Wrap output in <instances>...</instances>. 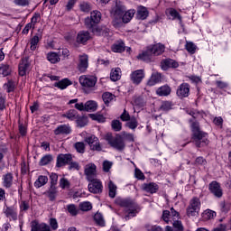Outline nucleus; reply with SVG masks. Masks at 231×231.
<instances>
[{"label":"nucleus","instance_id":"nucleus-56","mask_svg":"<svg viewBox=\"0 0 231 231\" xmlns=\"http://www.w3.org/2000/svg\"><path fill=\"white\" fill-rule=\"evenodd\" d=\"M79 8H80L81 12H85V13L91 12V4H89L88 2H82L79 5Z\"/></svg>","mask_w":231,"mask_h":231},{"label":"nucleus","instance_id":"nucleus-36","mask_svg":"<svg viewBox=\"0 0 231 231\" xmlns=\"http://www.w3.org/2000/svg\"><path fill=\"white\" fill-rule=\"evenodd\" d=\"M90 18L96 24H98V23L102 21V13H100V11L94 10L90 13Z\"/></svg>","mask_w":231,"mask_h":231},{"label":"nucleus","instance_id":"nucleus-34","mask_svg":"<svg viewBox=\"0 0 231 231\" xmlns=\"http://www.w3.org/2000/svg\"><path fill=\"white\" fill-rule=\"evenodd\" d=\"M216 216H217L216 211H214L212 209H206L202 213V219H204V221H208L210 219H214V217H216Z\"/></svg>","mask_w":231,"mask_h":231},{"label":"nucleus","instance_id":"nucleus-40","mask_svg":"<svg viewBox=\"0 0 231 231\" xmlns=\"http://www.w3.org/2000/svg\"><path fill=\"white\" fill-rule=\"evenodd\" d=\"M116 186L115 184V182H113V180H110L108 182V196L109 198H116Z\"/></svg>","mask_w":231,"mask_h":231},{"label":"nucleus","instance_id":"nucleus-59","mask_svg":"<svg viewBox=\"0 0 231 231\" xmlns=\"http://www.w3.org/2000/svg\"><path fill=\"white\" fill-rule=\"evenodd\" d=\"M51 180V187H56L57 181H59V175L57 173H51L50 175Z\"/></svg>","mask_w":231,"mask_h":231},{"label":"nucleus","instance_id":"nucleus-28","mask_svg":"<svg viewBox=\"0 0 231 231\" xmlns=\"http://www.w3.org/2000/svg\"><path fill=\"white\" fill-rule=\"evenodd\" d=\"M159 82H162V74L158 72H153L150 78V79L147 82L148 86H156V84H159Z\"/></svg>","mask_w":231,"mask_h":231},{"label":"nucleus","instance_id":"nucleus-17","mask_svg":"<svg viewBox=\"0 0 231 231\" xmlns=\"http://www.w3.org/2000/svg\"><path fill=\"white\" fill-rule=\"evenodd\" d=\"M28 69H30V60H28V58H23L18 67L19 75L21 77H24Z\"/></svg>","mask_w":231,"mask_h":231},{"label":"nucleus","instance_id":"nucleus-29","mask_svg":"<svg viewBox=\"0 0 231 231\" xmlns=\"http://www.w3.org/2000/svg\"><path fill=\"white\" fill-rule=\"evenodd\" d=\"M44 194L50 199V201H55L57 194H59V190H57V187L51 186Z\"/></svg>","mask_w":231,"mask_h":231},{"label":"nucleus","instance_id":"nucleus-62","mask_svg":"<svg viewBox=\"0 0 231 231\" xmlns=\"http://www.w3.org/2000/svg\"><path fill=\"white\" fill-rule=\"evenodd\" d=\"M69 180H68V179L66 178H61L60 180V187L61 189H69Z\"/></svg>","mask_w":231,"mask_h":231},{"label":"nucleus","instance_id":"nucleus-50","mask_svg":"<svg viewBox=\"0 0 231 231\" xmlns=\"http://www.w3.org/2000/svg\"><path fill=\"white\" fill-rule=\"evenodd\" d=\"M74 147L77 151V152H79L80 154H84L86 152V144H84L83 142H78L74 144Z\"/></svg>","mask_w":231,"mask_h":231},{"label":"nucleus","instance_id":"nucleus-51","mask_svg":"<svg viewBox=\"0 0 231 231\" xmlns=\"http://www.w3.org/2000/svg\"><path fill=\"white\" fill-rule=\"evenodd\" d=\"M174 106V104H172V101H163L162 103V106L160 107V109L162 111H171V109H172V106Z\"/></svg>","mask_w":231,"mask_h":231},{"label":"nucleus","instance_id":"nucleus-15","mask_svg":"<svg viewBox=\"0 0 231 231\" xmlns=\"http://www.w3.org/2000/svg\"><path fill=\"white\" fill-rule=\"evenodd\" d=\"M130 79L133 82V84H140L143 79H145V72H143V69H137L132 72Z\"/></svg>","mask_w":231,"mask_h":231},{"label":"nucleus","instance_id":"nucleus-6","mask_svg":"<svg viewBox=\"0 0 231 231\" xmlns=\"http://www.w3.org/2000/svg\"><path fill=\"white\" fill-rule=\"evenodd\" d=\"M88 190L92 194H102V190H104V186L102 185V181L98 179H92L88 180Z\"/></svg>","mask_w":231,"mask_h":231},{"label":"nucleus","instance_id":"nucleus-24","mask_svg":"<svg viewBox=\"0 0 231 231\" xmlns=\"http://www.w3.org/2000/svg\"><path fill=\"white\" fill-rule=\"evenodd\" d=\"M112 51L115 53H123V51H125V43L124 41L119 40L116 43L112 45Z\"/></svg>","mask_w":231,"mask_h":231},{"label":"nucleus","instance_id":"nucleus-47","mask_svg":"<svg viewBox=\"0 0 231 231\" xmlns=\"http://www.w3.org/2000/svg\"><path fill=\"white\" fill-rule=\"evenodd\" d=\"M67 210L72 217H75L79 214V208H77L75 204L67 205Z\"/></svg>","mask_w":231,"mask_h":231},{"label":"nucleus","instance_id":"nucleus-10","mask_svg":"<svg viewBox=\"0 0 231 231\" xmlns=\"http://www.w3.org/2000/svg\"><path fill=\"white\" fill-rule=\"evenodd\" d=\"M89 67V58L87 54L79 55L78 69L80 73H86L88 68Z\"/></svg>","mask_w":231,"mask_h":231},{"label":"nucleus","instance_id":"nucleus-11","mask_svg":"<svg viewBox=\"0 0 231 231\" xmlns=\"http://www.w3.org/2000/svg\"><path fill=\"white\" fill-rule=\"evenodd\" d=\"M176 93L179 98H187V97L190 95V85H189V83L180 84Z\"/></svg>","mask_w":231,"mask_h":231},{"label":"nucleus","instance_id":"nucleus-20","mask_svg":"<svg viewBox=\"0 0 231 231\" xmlns=\"http://www.w3.org/2000/svg\"><path fill=\"white\" fill-rule=\"evenodd\" d=\"M142 189L144 190V192H148L149 194H156L160 189V186L154 182H150L143 184Z\"/></svg>","mask_w":231,"mask_h":231},{"label":"nucleus","instance_id":"nucleus-9","mask_svg":"<svg viewBox=\"0 0 231 231\" xmlns=\"http://www.w3.org/2000/svg\"><path fill=\"white\" fill-rule=\"evenodd\" d=\"M73 162V155L71 153H61L57 157L56 167H63V165H69Z\"/></svg>","mask_w":231,"mask_h":231},{"label":"nucleus","instance_id":"nucleus-2","mask_svg":"<svg viewBox=\"0 0 231 231\" xmlns=\"http://www.w3.org/2000/svg\"><path fill=\"white\" fill-rule=\"evenodd\" d=\"M116 203L117 205H119V207H123L124 208H125V221H128V219H131V217H134L136 214H138V204H136L134 200L131 199H118L116 200Z\"/></svg>","mask_w":231,"mask_h":231},{"label":"nucleus","instance_id":"nucleus-61","mask_svg":"<svg viewBox=\"0 0 231 231\" xmlns=\"http://www.w3.org/2000/svg\"><path fill=\"white\" fill-rule=\"evenodd\" d=\"M173 228L175 231H183V224H181V221L180 220H174L173 221Z\"/></svg>","mask_w":231,"mask_h":231},{"label":"nucleus","instance_id":"nucleus-60","mask_svg":"<svg viewBox=\"0 0 231 231\" xmlns=\"http://www.w3.org/2000/svg\"><path fill=\"white\" fill-rule=\"evenodd\" d=\"M69 171H80V165L77 162L70 161L69 163Z\"/></svg>","mask_w":231,"mask_h":231},{"label":"nucleus","instance_id":"nucleus-12","mask_svg":"<svg viewBox=\"0 0 231 231\" xmlns=\"http://www.w3.org/2000/svg\"><path fill=\"white\" fill-rule=\"evenodd\" d=\"M137 59L140 60H143L144 62H152L154 61V54L151 47H147V49L143 51V53L137 56Z\"/></svg>","mask_w":231,"mask_h":231},{"label":"nucleus","instance_id":"nucleus-31","mask_svg":"<svg viewBox=\"0 0 231 231\" xmlns=\"http://www.w3.org/2000/svg\"><path fill=\"white\" fill-rule=\"evenodd\" d=\"M62 118H68V120L74 121L79 118V112L75 109H70L62 115Z\"/></svg>","mask_w":231,"mask_h":231},{"label":"nucleus","instance_id":"nucleus-19","mask_svg":"<svg viewBox=\"0 0 231 231\" xmlns=\"http://www.w3.org/2000/svg\"><path fill=\"white\" fill-rule=\"evenodd\" d=\"M179 66L180 64L172 59H166L161 62L162 69H163L164 71H167V69H169L170 68H179Z\"/></svg>","mask_w":231,"mask_h":231},{"label":"nucleus","instance_id":"nucleus-4","mask_svg":"<svg viewBox=\"0 0 231 231\" xmlns=\"http://www.w3.org/2000/svg\"><path fill=\"white\" fill-rule=\"evenodd\" d=\"M201 210V200L198 197H194L189 200V204L186 209L188 217H196L199 216Z\"/></svg>","mask_w":231,"mask_h":231},{"label":"nucleus","instance_id":"nucleus-13","mask_svg":"<svg viewBox=\"0 0 231 231\" xmlns=\"http://www.w3.org/2000/svg\"><path fill=\"white\" fill-rule=\"evenodd\" d=\"M87 143H88L92 151H102V146L100 145V141L95 135H91L85 139Z\"/></svg>","mask_w":231,"mask_h":231},{"label":"nucleus","instance_id":"nucleus-5","mask_svg":"<svg viewBox=\"0 0 231 231\" xmlns=\"http://www.w3.org/2000/svg\"><path fill=\"white\" fill-rule=\"evenodd\" d=\"M85 26L88 30H92L93 33H95L96 35H106V36L109 34V29L97 27V23L92 20L91 17L85 18Z\"/></svg>","mask_w":231,"mask_h":231},{"label":"nucleus","instance_id":"nucleus-1","mask_svg":"<svg viewBox=\"0 0 231 231\" xmlns=\"http://www.w3.org/2000/svg\"><path fill=\"white\" fill-rule=\"evenodd\" d=\"M189 123L191 124V140L192 143H195L196 147H207L210 141H208V134L201 131L199 128V123L198 121H193L189 119Z\"/></svg>","mask_w":231,"mask_h":231},{"label":"nucleus","instance_id":"nucleus-43","mask_svg":"<svg viewBox=\"0 0 231 231\" xmlns=\"http://www.w3.org/2000/svg\"><path fill=\"white\" fill-rule=\"evenodd\" d=\"M7 93H14L15 91V82L12 79H8L7 83L4 84Z\"/></svg>","mask_w":231,"mask_h":231},{"label":"nucleus","instance_id":"nucleus-42","mask_svg":"<svg viewBox=\"0 0 231 231\" xmlns=\"http://www.w3.org/2000/svg\"><path fill=\"white\" fill-rule=\"evenodd\" d=\"M51 162H53V156L51 154H47L40 160L39 165L44 167V165H50Z\"/></svg>","mask_w":231,"mask_h":231},{"label":"nucleus","instance_id":"nucleus-23","mask_svg":"<svg viewBox=\"0 0 231 231\" xmlns=\"http://www.w3.org/2000/svg\"><path fill=\"white\" fill-rule=\"evenodd\" d=\"M171 91L172 89L169 85H164L157 88L156 95H158V97H169Z\"/></svg>","mask_w":231,"mask_h":231},{"label":"nucleus","instance_id":"nucleus-30","mask_svg":"<svg viewBox=\"0 0 231 231\" xmlns=\"http://www.w3.org/2000/svg\"><path fill=\"white\" fill-rule=\"evenodd\" d=\"M3 186L5 189H10L14 185V175L12 173H6L3 178Z\"/></svg>","mask_w":231,"mask_h":231},{"label":"nucleus","instance_id":"nucleus-38","mask_svg":"<svg viewBox=\"0 0 231 231\" xmlns=\"http://www.w3.org/2000/svg\"><path fill=\"white\" fill-rule=\"evenodd\" d=\"M47 60L51 64H57V62H60V57L56 52H50L47 54Z\"/></svg>","mask_w":231,"mask_h":231},{"label":"nucleus","instance_id":"nucleus-44","mask_svg":"<svg viewBox=\"0 0 231 231\" xmlns=\"http://www.w3.org/2000/svg\"><path fill=\"white\" fill-rule=\"evenodd\" d=\"M94 221L99 226H106V221L104 220V217L100 213H96L94 215Z\"/></svg>","mask_w":231,"mask_h":231},{"label":"nucleus","instance_id":"nucleus-52","mask_svg":"<svg viewBox=\"0 0 231 231\" xmlns=\"http://www.w3.org/2000/svg\"><path fill=\"white\" fill-rule=\"evenodd\" d=\"M85 106H86V111L88 112H93L97 107V102L95 101H88L87 103H85Z\"/></svg>","mask_w":231,"mask_h":231},{"label":"nucleus","instance_id":"nucleus-21","mask_svg":"<svg viewBox=\"0 0 231 231\" xmlns=\"http://www.w3.org/2000/svg\"><path fill=\"white\" fill-rule=\"evenodd\" d=\"M71 126L69 125H60L54 130V134L59 136L60 134H70Z\"/></svg>","mask_w":231,"mask_h":231},{"label":"nucleus","instance_id":"nucleus-48","mask_svg":"<svg viewBox=\"0 0 231 231\" xmlns=\"http://www.w3.org/2000/svg\"><path fill=\"white\" fill-rule=\"evenodd\" d=\"M111 127L113 131L119 133V131L122 129V122H120L118 119H115L111 122Z\"/></svg>","mask_w":231,"mask_h":231},{"label":"nucleus","instance_id":"nucleus-33","mask_svg":"<svg viewBox=\"0 0 231 231\" xmlns=\"http://www.w3.org/2000/svg\"><path fill=\"white\" fill-rule=\"evenodd\" d=\"M48 183V177L44 175H40L37 180L34 182V187L36 189H41V187H44Z\"/></svg>","mask_w":231,"mask_h":231},{"label":"nucleus","instance_id":"nucleus-53","mask_svg":"<svg viewBox=\"0 0 231 231\" xmlns=\"http://www.w3.org/2000/svg\"><path fill=\"white\" fill-rule=\"evenodd\" d=\"M102 98L106 106H109V103L113 101L114 96L109 92H106L102 95Z\"/></svg>","mask_w":231,"mask_h":231},{"label":"nucleus","instance_id":"nucleus-55","mask_svg":"<svg viewBox=\"0 0 231 231\" xmlns=\"http://www.w3.org/2000/svg\"><path fill=\"white\" fill-rule=\"evenodd\" d=\"M76 122L79 127H85V125H88V118L84 116H78V118H76Z\"/></svg>","mask_w":231,"mask_h":231},{"label":"nucleus","instance_id":"nucleus-18","mask_svg":"<svg viewBox=\"0 0 231 231\" xmlns=\"http://www.w3.org/2000/svg\"><path fill=\"white\" fill-rule=\"evenodd\" d=\"M89 39H91L89 32L80 31L77 35L76 42H78V44H86Z\"/></svg>","mask_w":231,"mask_h":231},{"label":"nucleus","instance_id":"nucleus-64","mask_svg":"<svg viewBox=\"0 0 231 231\" xmlns=\"http://www.w3.org/2000/svg\"><path fill=\"white\" fill-rule=\"evenodd\" d=\"M162 219L163 221H165V223H169V221H171V211L169 210H164L162 212Z\"/></svg>","mask_w":231,"mask_h":231},{"label":"nucleus","instance_id":"nucleus-25","mask_svg":"<svg viewBox=\"0 0 231 231\" xmlns=\"http://www.w3.org/2000/svg\"><path fill=\"white\" fill-rule=\"evenodd\" d=\"M137 19H141L142 21L147 19L149 17V11L147 7L143 5H140L137 7Z\"/></svg>","mask_w":231,"mask_h":231},{"label":"nucleus","instance_id":"nucleus-27","mask_svg":"<svg viewBox=\"0 0 231 231\" xmlns=\"http://www.w3.org/2000/svg\"><path fill=\"white\" fill-rule=\"evenodd\" d=\"M166 15H168V17H171L172 21H180V23H181V14H180V13L174 9V8H168L166 9Z\"/></svg>","mask_w":231,"mask_h":231},{"label":"nucleus","instance_id":"nucleus-58","mask_svg":"<svg viewBox=\"0 0 231 231\" xmlns=\"http://www.w3.org/2000/svg\"><path fill=\"white\" fill-rule=\"evenodd\" d=\"M79 208L83 212H88V210H91V208H93V206H91L90 202H83L79 204Z\"/></svg>","mask_w":231,"mask_h":231},{"label":"nucleus","instance_id":"nucleus-39","mask_svg":"<svg viewBox=\"0 0 231 231\" xmlns=\"http://www.w3.org/2000/svg\"><path fill=\"white\" fill-rule=\"evenodd\" d=\"M134 14H135V11L134 9H131V10H128L127 12H125L122 17L123 23H125V24L127 23H129L131 21V19H133V17H134Z\"/></svg>","mask_w":231,"mask_h":231},{"label":"nucleus","instance_id":"nucleus-45","mask_svg":"<svg viewBox=\"0 0 231 231\" xmlns=\"http://www.w3.org/2000/svg\"><path fill=\"white\" fill-rule=\"evenodd\" d=\"M125 125L129 129H132L133 131H134V129L138 127V120L136 119V117L132 116Z\"/></svg>","mask_w":231,"mask_h":231},{"label":"nucleus","instance_id":"nucleus-41","mask_svg":"<svg viewBox=\"0 0 231 231\" xmlns=\"http://www.w3.org/2000/svg\"><path fill=\"white\" fill-rule=\"evenodd\" d=\"M41 34H36L31 39V50L32 51H35L37 50V45L39 44V41H41Z\"/></svg>","mask_w":231,"mask_h":231},{"label":"nucleus","instance_id":"nucleus-3","mask_svg":"<svg viewBox=\"0 0 231 231\" xmlns=\"http://www.w3.org/2000/svg\"><path fill=\"white\" fill-rule=\"evenodd\" d=\"M106 140L108 142V145L112 146L113 149L116 151H124L125 149V141L122 134H117L116 136H113L111 134H107L106 135Z\"/></svg>","mask_w":231,"mask_h":231},{"label":"nucleus","instance_id":"nucleus-7","mask_svg":"<svg viewBox=\"0 0 231 231\" xmlns=\"http://www.w3.org/2000/svg\"><path fill=\"white\" fill-rule=\"evenodd\" d=\"M79 84L83 88H95V85L97 84V77L86 75L80 76Z\"/></svg>","mask_w":231,"mask_h":231},{"label":"nucleus","instance_id":"nucleus-49","mask_svg":"<svg viewBox=\"0 0 231 231\" xmlns=\"http://www.w3.org/2000/svg\"><path fill=\"white\" fill-rule=\"evenodd\" d=\"M185 48L187 50V51L189 53H190L191 55H194V53H196V44H194V42H186V45Z\"/></svg>","mask_w":231,"mask_h":231},{"label":"nucleus","instance_id":"nucleus-26","mask_svg":"<svg viewBox=\"0 0 231 231\" xmlns=\"http://www.w3.org/2000/svg\"><path fill=\"white\" fill-rule=\"evenodd\" d=\"M31 231H51L50 228V226H48L46 223H37L34 222L32 225V229Z\"/></svg>","mask_w":231,"mask_h":231},{"label":"nucleus","instance_id":"nucleus-46","mask_svg":"<svg viewBox=\"0 0 231 231\" xmlns=\"http://www.w3.org/2000/svg\"><path fill=\"white\" fill-rule=\"evenodd\" d=\"M122 72L120 71V68H116L115 70H112L110 73V79L113 80V82H116V80H120V74Z\"/></svg>","mask_w":231,"mask_h":231},{"label":"nucleus","instance_id":"nucleus-16","mask_svg":"<svg viewBox=\"0 0 231 231\" xmlns=\"http://www.w3.org/2000/svg\"><path fill=\"white\" fill-rule=\"evenodd\" d=\"M85 175L87 176L88 181L95 180V176H97V165L94 163L88 164L85 167Z\"/></svg>","mask_w":231,"mask_h":231},{"label":"nucleus","instance_id":"nucleus-14","mask_svg":"<svg viewBox=\"0 0 231 231\" xmlns=\"http://www.w3.org/2000/svg\"><path fill=\"white\" fill-rule=\"evenodd\" d=\"M209 190L211 194L215 195L216 198L223 197V189H221V184L216 180H213L211 183H209Z\"/></svg>","mask_w":231,"mask_h":231},{"label":"nucleus","instance_id":"nucleus-63","mask_svg":"<svg viewBox=\"0 0 231 231\" xmlns=\"http://www.w3.org/2000/svg\"><path fill=\"white\" fill-rule=\"evenodd\" d=\"M146 230L148 231H163V228H162V226H150V225H146L145 226Z\"/></svg>","mask_w":231,"mask_h":231},{"label":"nucleus","instance_id":"nucleus-22","mask_svg":"<svg viewBox=\"0 0 231 231\" xmlns=\"http://www.w3.org/2000/svg\"><path fill=\"white\" fill-rule=\"evenodd\" d=\"M150 49L152 50V52L153 53L154 57H157L158 55H162L165 51V45L162 43H157L154 45H151Z\"/></svg>","mask_w":231,"mask_h":231},{"label":"nucleus","instance_id":"nucleus-37","mask_svg":"<svg viewBox=\"0 0 231 231\" xmlns=\"http://www.w3.org/2000/svg\"><path fill=\"white\" fill-rule=\"evenodd\" d=\"M12 73V68L8 64H3L0 66V75L2 77H8Z\"/></svg>","mask_w":231,"mask_h":231},{"label":"nucleus","instance_id":"nucleus-57","mask_svg":"<svg viewBox=\"0 0 231 231\" xmlns=\"http://www.w3.org/2000/svg\"><path fill=\"white\" fill-rule=\"evenodd\" d=\"M90 118H92V120H96L97 122H99L100 124H104V122H106V117H104V116L98 115V114L90 115Z\"/></svg>","mask_w":231,"mask_h":231},{"label":"nucleus","instance_id":"nucleus-54","mask_svg":"<svg viewBox=\"0 0 231 231\" xmlns=\"http://www.w3.org/2000/svg\"><path fill=\"white\" fill-rule=\"evenodd\" d=\"M122 16H114V20L112 21V24L115 28H121L122 24H124V21L121 18Z\"/></svg>","mask_w":231,"mask_h":231},{"label":"nucleus","instance_id":"nucleus-35","mask_svg":"<svg viewBox=\"0 0 231 231\" xmlns=\"http://www.w3.org/2000/svg\"><path fill=\"white\" fill-rule=\"evenodd\" d=\"M68 86H71V81L68 79H64L59 82L54 83V88H58L59 89H66Z\"/></svg>","mask_w":231,"mask_h":231},{"label":"nucleus","instance_id":"nucleus-8","mask_svg":"<svg viewBox=\"0 0 231 231\" xmlns=\"http://www.w3.org/2000/svg\"><path fill=\"white\" fill-rule=\"evenodd\" d=\"M4 214L10 222H15L17 221V219H19V214L17 213V209L14 208V206H6L5 208H4Z\"/></svg>","mask_w":231,"mask_h":231},{"label":"nucleus","instance_id":"nucleus-32","mask_svg":"<svg viewBox=\"0 0 231 231\" xmlns=\"http://www.w3.org/2000/svg\"><path fill=\"white\" fill-rule=\"evenodd\" d=\"M125 13V6L122 5L120 3H116L114 9V16L122 17Z\"/></svg>","mask_w":231,"mask_h":231}]
</instances>
